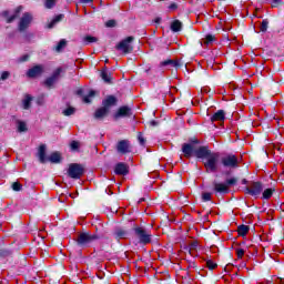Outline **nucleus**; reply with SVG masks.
Wrapping results in <instances>:
<instances>
[{
    "instance_id": "obj_38",
    "label": "nucleus",
    "mask_w": 284,
    "mask_h": 284,
    "mask_svg": "<svg viewBox=\"0 0 284 284\" xmlns=\"http://www.w3.org/2000/svg\"><path fill=\"white\" fill-rule=\"evenodd\" d=\"M84 41L87 43H97L99 41V39L97 37L87 36V37H84Z\"/></svg>"
},
{
    "instance_id": "obj_25",
    "label": "nucleus",
    "mask_w": 284,
    "mask_h": 284,
    "mask_svg": "<svg viewBox=\"0 0 284 284\" xmlns=\"http://www.w3.org/2000/svg\"><path fill=\"white\" fill-rule=\"evenodd\" d=\"M101 79H103L105 83H112V75L110 74V72H108V70H103L101 72Z\"/></svg>"
},
{
    "instance_id": "obj_50",
    "label": "nucleus",
    "mask_w": 284,
    "mask_h": 284,
    "mask_svg": "<svg viewBox=\"0 0 284 284\" xmlns=\"http://www.w3.org/2000/svg\"><path fill=\"white\" fill-rule=\"evenodd\" d=\"M197 245L199 244L196 242L192 243L190 250H196Z\"/></svg>"
},
{
    "instance_id": "obj_31",
    "label": "nucleus",
    "mask_w": 284,
    "mask_h": 284,
    "mask_svg": "<svg viewBox=\"0 0 284 284\" xmlns=\"http://www.w3.org/2000/svg\"><path fill=\"white\" fill-rule=\"evenodd\" d=\"M65 45H68V41H65V39L60 40L55 47V52H62Z\"/></svg>"
},
{
    "instance_id": "obj_30",
    "label": "nucleus",
    "mask_w": 284,
    "mask_h": 284,
    "mask_svg": "<svg viewBox=\"0 0 284 284\" xmlns=\"http://www.w3.org/2000/svg\"><path fill=\"white\" fill-rule=\"evenodd\" d=\"M237 232H239L240 236H245L247 234V232H250V226H247V225H240L237 227Z\"/></svg>"
},
{
    "instance_id": "obj_6",
    "label": "nucleus",
    "mask_w": 284,
    "mask_h": 284,
    "mask_svg": "<svg viewBox=\"0 0 284 284\" xmlns=\"http://www.w3.org/2000/svg\"><path fill=\"white\" fill-rule=\"evenodd\" d=\"M32 13L26 12L22 14L20 18L19 24H18V30L20 32H26L30 28V23H32Z\"/></svg>"
},
{
    "instance_id": "obj_3",
    "label": "nucleus",
    "mask_w": 284,
    "mask_h": 284,
    "mask_svg": "<svg viewBox=\"0 0 284 284\" xmlns=\"http://www.w3.org/2000/svg\"><path fill=\"white\" fill-rule=\"evenodd\" d=\"M134 41V37L130 36L126 39L122 40L115 45V50L119 52H122V54H130L132 50H134V47L132 45V42Z\"/></svg>"
},
{
    "instance_id": "obj_14",
    "label": "nucleus",
    "mask_w": 284,
    "mask_h": 284,
    "mask_svg": "<svg viewBox=\"0 0 284 284\" xmlns=\"http://www.w3.org/2000/svg\"><path fill=\"white\" fill-rule=\"evenodd\" d=\"M23 10V7H18L16 10H14V14L11 16V17H8L9 16V12L8 11H3L1 13L2 17H4V19H7V23H12V21H14V19H17L19 17V14H21V11Z\"/></svg>"
},
{
    "instance_id": "obj_26",
    "label": "nucleus",
    "mask_w": 284,
    "mask_h": 284,
    "mask_svg": "<svg viewBox=\"0 0 284 284\" xmlns=\"http://www.w3.org/2000/svg\"><path fill=\"white\" fill-rule=\"evenodd\" d=\"M108 110L104 108V106H102V108H100V109H98L97 111H95V113H94V116L97 118V119H103V116H105V114H108Z\"/></svg>"
},
{
    "instance_id": "obj_4",
    "label": "nucleus",
    "mask_w": 284,
    "mask_h": 284,
    "mask_svg": "<svg viewBox=\"0 0 284 284\" xmlns=\"http://www.w3.org/2000/svg\"><path fill=\"white\" fill-rule=\"evenodd\" d=\"M84 172L85 169L83 168V165L78 163L70 164L68 169V175L70 176V179H80L83 176Z\"/></svg>"
},
{
    "instance_id": "obj_24",
    "label": "nucleus",
    "mask_w": 284,
    "mask_h": 284,
    "mask_svg": "<svg viewBox=\"0 0 284 284\" xmlns=\"http://www.w3.org/2000/svg\"><path fill=\"white\" fill-rule=\"evenodd\" d=\"M51 163H61V153L54 152L49 156Z\"/></svg>"
},
{
    "instance_id": "obj_20",
    "label": "nucleus",
    "mask_w": 284,
    "mask_h": 284,
    "mask_svg": "<svg viewBox=\"0 0 284 284\" xmlns=\"http://www.w3.org/2000/svg\"><path fill=\"white\" fill-rule=\"evenodd\" d=\"M214 41H216V37H214L213 34H207L202 41H201V45H212V43H214Z\"/></svg>"
},
{
    "instance_id": "obj_55",
    "label": "nucleus",
    "mask_w": 284,
    "mask_h": 284,
    "mask_svg": "<svg viewBox=\"0 0 284 284\" xmlns=\"http://www.w3.org/2000/svg\"><path fill=\"white\" fill-rule=\"evenodd\" d=\"M78 94H81V90H80V91H78Z\"/></svg>"
},
{
    "instance_id": "obj_40",
    "label": "nucleus",
    "mask_w": 284,
    "mask_h": 284,
    "mask_svg": "<svg viewBox=\"0 0 284 284\" xmlns=\"http://www.w3.org/2000/svg\"><path fill=\"white\" fill-rule=\"evenodd\" d=\"M267 26H270V22L267 20H263L260 27L261 32H267Z\"/></svg>"
},
{
    "instance_id": "obj_15",
    "label": "nucleus",
    "mask_w": 284,
    "mask_h": 284,
    "mask_svg": "<svg viewBox=\"0 0 284 284\" xmlns=\"http://www.w3.org/2000/svg\"><path fill=\"white\" fill-rule=\"evenodd\" d=\"M196 150V146L194 144H183L182 145V152L186 159H191L192 154H194V151Z\"/></svg>"
},
{
    "instance_id": "obj_10",
    "label": "nucleus",
    "mask_w": 284,
    "mask_h": 284,
    "mask_svg": "<svg viewBox=\"0 0 284 284\" xmlns=\"http://www.w3.org/2000/svg\"><path fill=\"white\" fill-rule=\"evenodd\" d=\"M61 72H63V68H58L53 71L52 75L49 77L45 81H44V85L47 88H52L55 83V81H59V77H61Z\"/></svg>"
},
{
    "instance_id": "obj_45",
    "label": "nucleus",
    "mask_w": 284,
    "mask_h": 284,
    "mask_svg": "<svg viewBox=\"0 0 284 284\" xmlns=\"http://www.w3.org/2000/svg\"><path fill=\"white\" fill-rule=\"evenodd\" d=\"M10 78V72L8 71H3L2 74H1V80L2 81H6Z\"/></svg>"
},
{
    "instance_id": "obj_12",
    "label": "nucleus",
    "mask_w": 284,
    "mask_h": 284,
    "mask_svg": "<svg viewBox=\"0 0 284 284\" xmlns=\"http://www.w3.org/2000/svg\"><path fill=\"white\" fill-rule=\"evenodd\" d=\"M194 154L197 159H206L212 154V151H210V149H207V146H200V148H195L194 150Z\"/></svg>"
},
{
    "instance_id": "obj_52",
    "label": "nucleus",
    "mask_w": 284,
    "mask_h": 284,
    "mask_svg": "<svg viewBox=\"0 0 284 284\" xmlns=\"http://www.w3.org/2000/svg\"><path fill=\"white\" fill-rule=\"evenodd\" d=\"M278 3H281V0H275L274 3L272 4V7L276 8V6H278Z\"/></svg>"
},
{
    "instance_id": "obj_28",
    "label": "nucleus",
    "mask_w": 284,
    "mask_h": 284,
    "mask_svg": "<svg viewBox=\"0 0 284 284\" xmlns=\"http://www.w3.org/2000/svg\"><path fill=\"white\" fill-rule=\"evenodd\" d=\"M115 239H126L128 232L123 229H118L114 232Z\"/></svg>"
},
{
    "instance_id": "obj_22",
    "label": "nucleus",
    "mask_w": 284,
    "mask_h": 284,
    "mask_svg": "<svg viewBox=\"0 0 284 284\" xmlns=\"http://www.w3.org/2000/svg\"><path fill=\"white\" fill-rule=\"evenodd\" d=\"M40 163H45V144H41L38 151Z\"/></svg>"
},
{
    "instance_id": "obj_18",
    "label": "nucleus",
    "mask_w": 284,
    "mask_h": 284,
    "mask_svg": "<svg viewBox=\"0 0 284 284\" xmlns=\"http://www.w3.org/2000/svg\"><path fill=\"white\" fill-rule=\"evenodd\" d=\"M214 190L215 192L222 193V194H226V192H229V186L225 183H214Z\"/></svg>"
},
{
    "instance_id": "obj_27",
    "label": "nucleus",
    "mask_w": 284,
    "mask_h": 284,
    "mask_svg": "<svg viewBox=\"0 0 284 284\" xmlns=\"http://www.w3.org/2000/svg\"><path fill=\"white\" fill-rule=\"evenodd\" d=\"M63 20V14H58L49 24L48 28L49 30H52V28H54V26H57V23H59V21Z\"/></svg>"
},
{
    "instance_id": "obj_42",
    "label": "nucleus",
    "mask_w": 284,
    "mask_h": 284,
    "mask_svg": "<svg viewBox=\"0 0 284 284\" xmlns=\"http://www.w3.org/2000/svg\"><path fill=\"white\" fill-rule=\"evenodd\" d=\"M106 28H115L116 27V20H109L105 22Z\"/></svg>"
},
{
    "instance_id": "obj_39",
    "label": "nucleus",
    "mask_w": 284,
    "mask_h": 284,
    "mask_svg": "<svg viewBox=\"0 0 284 284\" xmlns=\"http://www.w3.org/2000/svg\"><path fill=\"white\" fill-rule=\"evenodd\" d=\"M272 194H274V190H272V189H266V190L263 192V199H272Z\"/></svg>"
},
{
    "instance_id": "obj_7",
    "label": "nucleus",
    "mask_w": 284,
    "mask_h": 284,
    "mask_svg": "<svg viewBox=\"0 0 284 284\" xmlns=\"http://www.w3.org/2000/svg\"><path fill=\"white\" fill-rule=\"evenodd\" d=\"M115 150L118 154H130L132 152L130 140H120L115 145Z\"/></svg>"
},
{
    "instance_id": "obj_36",
    "label": "nucleus",
    "mask_w": 284,
    "mask_h": 284,
    "mask_svg": "<svg viewBox=\"0 0 284 284\" xmlns=\"http://www.w3.org/2000/svg\"><path fill=\"white\" fill-rule=\"evenodd\" d=\"M75 109L72 106H69L68 109H65L64 111H62V114L64 116H72V114H74Z\"/></svg>"
},
{
    "instance_id": "obj_1",
    "label": "nucleus",
    "mask_w": 284,
    "mask_h": 284,
    "mask_svg": "<svg viewBox=\"0 0 284 284\" xmlns=\"http://www.w3.org/2000/svg\"><path fill=\"white\" fill-rule=\"evenodd\" d=\"M221 154L211 152V154L204 160V168L206 172H216L219 170V160Z\"/></svg>"
},
{
    "instance_id": "obj_9",
    "label": "nucleus",
    "mask_w": 284,
    "mask_h": 284,
    "mask_svg": "<svg viewBox=\"0 0 284 284\" xmlns=\"http://www.w3.org/2000/svg\"><path fill=\"white\" fill-rule=\"evenodd\" d=\"M240 161L236 155H225L222 158V165L224 168L234 169L239 165Z\"/></svg>"
},
{
    "instance_id": "obj_41",
    "label": "nucleus",
    "mask_w": 284,
    "mask_h": 284,
    "mask_svg": "<svg viewBox=\"0 0 284 284\" xmlns=\"http://www.w3.org/2000/svg\"><path fill=\"white\" fill-rule=\"evenodd\" d=\"M219 265L216 263H214L212 260L206 261V267H209V270H216Z\"/></svg>"
},
{
    "instance_id": "obj_37",
    "label": "nucleus",
    "mask_w": 284,
    "mask_h": 284,
    "mask_svg": "<svg viewBox=\"0 0 284 284\" xmlns=\"http://www.w3.org/2000/svg\"><path fill=\"white\" fill-rule=\"evenodd\" d=\"M79 148H81V142H79V141H72V142L70 143V149H71L73 152H75L77 150H79Z\"/></svg>"
},
{
    "instance_id": "obj_2",
    "label": "nucleus",
    "mask_w": 284,
    "mask_h": 284,
    "mask_svg": "<svg viewBox=\"0 0 284 284\" xmlns=\"http://www.w3.org/2000/svg\"><path fill=\"white\" fill-rule=\"evenodd\" d=\"M134 236L135 239H138L139 243H142V245H148L149 243H152V234L144 227H134Z\"/></svg>"
},
{
    "instance_id": "obj_29",
    "label": "nucleus",
    "mask_w": 284,
    "mask_h": 284,
    "mask_svg": "<svg viewBox=\"0 0 284 284\" xmlns=\"http://www.w3.org/2000/svg\"><path fill=\"white\" fill-rule=\"evenodd\" d=\"M94 97H97V92L91 90L89 94L83 98V102L92 103V99H94Z\"/></svg>"
},
{
    "instance_id": "obj_48",
    "label": "nucleus",
    "mask_w": 284,
    "mask_h": 284,
    "mask_svg": "<svg viewBox=\"0 0 284 284\" xmlns=\"http://www.w3.org/2000/svg\"><path fill=\"white\" fill-rule=\"evenodd\" d=\"M28 59H30V55L24 54L20 58V62L23 63V61H28Z\"/></svg>"
},
{
    "instance_id": "obj_44",
    "label": "nucleus",
    "mask_w": 284,
    "mask_h": 284,
    "mask_svg": "<svg viewBox=\"0 0 284 284\" xmlns=\"http://www.w3.org/2000/svg\"><path fill=\"white\" fill-rule=\"evenodd\" d=\"M235 252L237 254V258H241L242 256L245 255V250L243 248H236Z\"/></svg>"
},
{
    "instance_id": "obj_17",
    "label": "nucleus",
    "mask_w": 284,
    "mask_h": 284,
    "mask_svg": "<svg viewBox=\"0 0 284 284\" xmlns=\"http://www.w3.org/2000/svg\"><path fill=\"white\" fill-rule=\"evenodd\" d=\"M114 172H115V174H119L121 176H125V174H128V165H125L124 163H118L115 165Z\"/></svg>"
},
{
    "instance_id": "obj_21",
    "label": "nucleus",
    "mask_w": 284,
    "mask_h": 284,
    "mask_svg": "<svg viewBox=\"0 0 284 284\" xmlns=\"http://www.w3.org/2000/svg\"><path fill=\"white\" fill-rule=\"evenodd\" d=\"M32 97L30 94H26L24 99L22 100V108L23 110H30V105L32 104Z\"/></svg>"
},
{
    "instance_id": "obj_47",
    "label": "nucleus",
    "mask_w": 284,
    "mask_h": 284,
    "mask_svg": "<svg viewBox=\"0 0 284 284\" xmlns=\"http://www.w3.org/2000/svg\"><path fill=\"white\" fill-rule=\"evenodd\" d=\"M236 181H237V180H236L235 178H232V179L226 180V185H227V187H230V185H235Z\"/></svg>"
},
{
    "instance_id": "obj_54",
    "label": "nucleus",
    "mask_w": 284,
    "mask_h": 284,
    "mask_svg": "<svg viewBox=\"0 0 284 284\" xmlns=\"http://www.w3.org/2000/svg\"><path fill=\"white\" fill-rule=\"evenodd\" d=\"M7 254H8V252H6V253H1V255H2V256H7Z\"/></svg>"
},
{
    "instance_id": "obj_51",
    "label": "nucleus",
    "mask_w": 284,
    "mask_h": 284,
    "mask_svg": "<svg viewBox=\"0 0 284 284\" xmlns=\"http://www.w3.org/2000/svg\"><path fill=\"white\" fill-rule=\"evenodd\" d=\"M94 0H80V3H92Z\"/></svg>"
},
{
    "instance_id": "obj_13",
    "label": "nucleus",
    "mask_w": 284,
    "mask_h": 284,
    "mask_svg": "<svg viewBox=\"0 0 284 284\" xmlns=\"http://www.w3.org/2000/svg\"><path fill=\"white\" fill-rule=\"evenodd\" d=\"M41 74H43V65L41 64L29 69L27 72V77H29V79H36V77H41Z\"/></svg>"
},
{
    "instance_id": "obj_32",
    "label": "nucleus",
    "mask_w": 284,
    "mask_h": 284,
    "mask_svg": "<svg viewBox=\"0 0 284 284\" xmlns=\"http://www.w3.org/2000/svg\"><path fill=\"white\" fill-rule=\"evenodd\" d=\"M58 1L59 0H44V8H47V10H52Z\"/></svg>"
},
{
    "instance_id": "obj_8",
    "label": "nucleus",
    "mask_w": 284,
    "mask_h": 284,
    "mask_svg": "<svg viewBox=\"0 0 284 284\" xmlns=\"http://www.w3.org/2000/svg\"><path fill=\"white\" fill-rule=\"evenodd\" d=\"M132 116V109L130 106H120L118 111L113 114V119L119 121V119H130Z\"/></svg>"
},
{
    "instance_id": "obj_56",
    "label": "nucleus",
    "mask_w": 284,
    "mask_h": 284,
    "mask_svg": "<svg viewBox=\"0 0 284 284\" xmlns=\"http://www.w3.org/2000/svg\"><path fill=\"white\" fill-rule=\"evenodd\" d=\"M243 183H246V181L244 180Z\"/></svg>"
},
{
    "instance_id": "obj_46",
    "label": "nucleus",
    "mask_w": 284,
    "mask_h": 284,
    "mask_svg": "<svg viewBox=\"0 0 284 284\" xmlns=\"http://www.w3.org/2000/svg\"><path fill=\"white\" fill-rule=\"evenodd\" d=\"M138 141L140 142L141 145H145V138H143L142 133H139Z\"/></svg>"
},
{
    "instance_id": "obj_35",
    "label": "nucleus",
    "mask_w": 284,
    "mask_h": 284,
    "mask_svg": "<svg viewBox=\"0 0 284 284\" xmlns=\"http://www.w3.org/2000/svg\"><path fill=\"white\" fill-rule=\"evenodd\" d=\"M11 187L13 192H21V190H23V185L19 182H13Z\"/></svg>"
},
{
    "instance_id": "obj_19",
    "label": "nucleus",
    "mask_w": 284,
    "mask_h": 284,
    "mask_svg": "<svg viewBox=\"0 0 284 284\" xmlns=\"http://www.w3.org/2000/svg\"><path fill=\"white\" fill-rule=\"evenodd\" d=\"M211 121L214 123V121H225V111L223 110H219L217 112H215L213 114V116L211 118Z\"/></svg>"
},
{
    "instance_id": "obj_5",
    "label": "nucleus",
    "mask_w": 284,
    "mask_h": 284,
    "mask_svg": "<svg viewBox=\"0 0 284 284\" xmlns=\"http://www.w3.org/2000/svg\"><path fill=\"white\" fill-rule=\"evenodd\" d=\"M93 241H99V235L90 233H80L77 240L78 245H90Z\"/></svg>"
},
{
    "instance_id": "obj_23",
    "label": "nucleus",
    "mask_w": 284,
    "mask_h": 284,
    "mask_svg": "<svg viewBox=\"0 0 284 284\" xmlns=\"http://www.w3.org/2000/svg\"><path fill=\"white\" fill-rule=\"evenodd\" d=\"M183 28V23L179 20H174L172 23H171V30L172 32H181Z\"/></svg>"
},
{
    "instance_id": "obj_53",
    "label": "nucleus",
    "mask_w": 284,
    "mask_h": 284,
    "mask_svg": "<svg viewBox=\"0 0 284 284\" xmlns=\"http://www.w3.org/2000/svg\"><path fill=\"white\" fill-rule=\"evenodd\" d=\"M154 23H161V18H155Z\"/></svg>"
},
{
    "instance_id": "obj_11",
    "label": "nucleus",
    "mask_w": 284,
    "mask_h": 284,
    "mask_svg": "<svg viewBox=\"0 0 284 284\" xmlns=\"http://www.w3.org/2000/svg\"><path fill=\"white\" fill-rule=\"evenodd\" d=\"M247 194L251 196H258L263 192V184L261 182H253L250 186L246 187Z\"/></svg>"
},
{
    "instance_id": "obj_49",
    "label": "nucleus",
    "mask_w": 284,
    "mask_h": 284,
    "mask_svg": "<svg viewBox=\"0 0 284 284\" xmlns=\"http://www.w3.org/2000/svg\"><path fill=\"white\" fill-rule=\"evenodd\" d=\"M179 7L176 6V3H171L169 6V10H176Z\"/></svg>"
},
{
    "instance_id": "obj_33",
    "label": "nucleus",
    "mask_w": 284,
    "mask_h": 284,
    "mask_svg": "<svg viewBox=\"0 0 284 284\" xmlns=\"http://www.w3.org/2000/svg\"><path fill=\"white\" fill-rule=\"evenodd\" d=\"M17 125H18V132H28V124H26V122L18 121Z\"/></svg>"
},
{
    "instance_id": "obj_16",
    "label": "nucleus",
    "mask_w": 284,
    "mask_h": 284,
    "mask_svg": "<svg viewBox=\"0 0 284 284\" xmlns=\"http://www.w3.org/2000/svg\"><path fill=\"white\" fill-rule=\"evenodd\" d=\"M102 105L110 112V108H112V105H116V98L109 95L105 100H103Z\"/></svg>"
},
{
    "instance_id": "obj_43",
    "label": "nucleus",
    "mask_w": 284,
    "mask_h": 284,
    "mask_svg": "<svg viewBox=\"0 0 284 284\" xmlns=\"http://www.w3.org/2000/svg\"><path fill=\"white\" fill-rule=\"evenodd\" d=\"M203 201H212V193H202Z\"/></svg>"
},
{
    "instance_id": "obj_34",
    "label": "nucleus",
    "mask_w": 284,
    "mask_h": 284,
    "mask_svg": "<svg viewBox=\"0 0 284 284\" xmlns=\"http://www.w3.org/2000/svg\"><path fill=\"white\" fill-rule=\"evenodd\" d=\"M161 65H172V68H179V61L165 60V61L161 62Z\"/></svg>"
}]
</instances>
